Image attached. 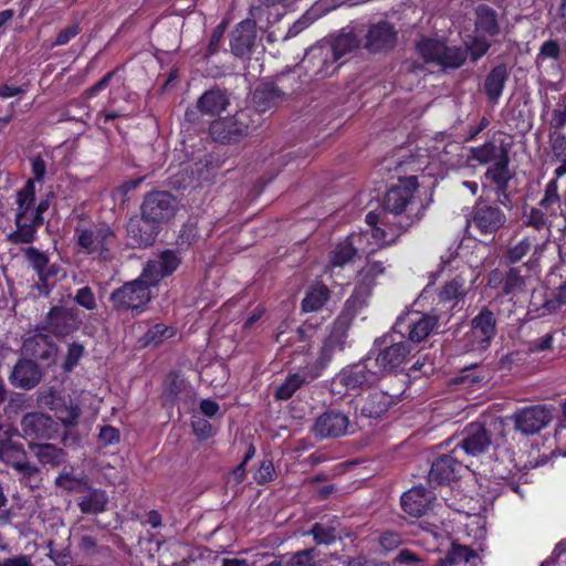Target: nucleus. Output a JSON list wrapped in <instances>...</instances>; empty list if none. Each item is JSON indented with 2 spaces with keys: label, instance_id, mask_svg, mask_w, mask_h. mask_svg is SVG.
Returning <instances> with one entry per match:
<instances>
[{
  "label": "nucleus",
  "instance_id": "nucleus-30",
  "mask_svg": "<svg viewBox=\"0 0 566 566\" xmlns=\"http://www.w3.org/2000/svg\"><path fill=\"white\" fill-rule=\"evenodd\" d=\"M455 454H443L432 463L429 472L430 483L442 484L457 478L461 463L455 459Z\"/></svg>",
  "mask_w": 566,
  "mask_h": 566
},
{
  "label": "nucleus",
  "instance_id": "nucleus-23",
  "mask_svg": "<svg viewBox=\"0 0 566 566\" xmlns=\"http://www.w3.org/2000/svg\"><path fill=\"white\" fill-rule=\"evenodd\" d=\"M160 227L142 217H132L126 226L127 235L133 247L146 248L155 242Z\"/></svg>",
  "mask_w": 566,
  "mask_h": 566
},
{
  "label": "nucleus",
  "instance_id": "nucleus-53",
  "mask_svg": "<svg viewBox=\"0 0 566 566\" xmlns=\"http://www.w3.org/2000/svg\"><path fill=\"white\" fill-rule=\"evenodd\" d=\"M84 353L85 349L82 344L76 342L69 344L66 356L62 363L63 371L66 374L71 373L78 365Z\"/></svg>",
  "mask_w": 566,
  "mask_h": 566
},
{
  "label": "nucleus",
  "instance_id": "nucleus-24",
  "mask_svg": "<svg viewBox=\"0 0 566 566\" xmlns=\"http://www.w3.org/2000/svg\"><path fill=\"white\" fill-rule=\"evenodd\" d=\"M256 40V23L247 19L240 22L231 32L230 46L232 53L238 57L249 55Z\"/></svg>",
  "mask_w": 566,
  "mask_h": 566
},
{
  "label": "nucleus",
  "instance_id": "nucleus-38",
  "mask_svg": "<svg viewBox=\"0 0 566 566\" xmlns=\"http://www.w3.org/2000/svg\"><path fill=\"white\" fill-rule=\"evenodd\" d=\"M39 462L43 465L59 467L66 461V452L52 443H30Z\"/></svg>",
  "mask_w": 566,
  "mask_h": 566
},
{
  "label": "nucleus",
  "instance_id": "nucleus-19",
  "mask_svg": "<svg viewBox=\"0 0 566 566\" xmlns=\"http://www.w3.org/2000/svg\"><path fill=\"white\" fill-rule=\"evenodd\" d=\"M57 345L49 335L38 333L27 339L22 345V353L33 359L40 360L48 366L55 363L57 356Z\"/></svg>",
  "mask_w": 566,
  "mask_h": 566
},
{
  "label": "nucleus",
  "instance_id": "nucleus-48",
  "mask_svg": "<svg viewBox=\"0 0 566 566\" xmlns=\"http://www.w3.org/2000/svg\"><path fill=\"white\" fill-rule=\"evenodd\" d=\"M467 293L465 279L462 275H458L441 287L439 300L443 303L458 302L463 300Z\"/></svg>",
  "mask_w": 566,
  "mask_h": 566
},
{
  "label": "nucleus",
  "instance_id": "nucleus-6",
  "mask_svg": "<svg viewBox=\"0 0 566 566\" xmlns=\"http://www.w3.org/2000/svg\"><path fill=\"white\" fill-rule=\"evenodd\" d=\"M36 403L53 411L65 428L77 426L82 409L73 399L66 398L56 387H42L36 391Z\"/></svg>",
  "mask_w": 566,
  "mask_h": 566
},
{
  "label": "nucleus",
  "instance_id": "nucleus-52",
  "mask_svg": "<svg viewBox=\"0 0 566 566\" xmlns=\"http://www.w3.org/2000/svg\"><path fill=\"white\" fill-rule=\"evenodd\" d=\"M284 566H314L315 548H305L282 558Z\"/></svg>",
  "mask_w": 566,
  "mask_h": 566
},
{
  "label": "nucleus",
  "instance_id": "nucleus-36",
  "mask_svg": "<svg viewBox=\"0 0 566 566\" xmlns=\"http://www.w3.org/2000/svg\"><path fill=\"white\" fill-rule=\"evenodd\" d=\"M509 69L505 64H499L486 75L483 90L491 103H497L509 78Z\"/></svg>",
  "mask_w": 566,
  "mask_h": 566
},
{
  "label": "nucleus",
  "instance_id": "nucleus-20",
  "mask_svg": "<svg viewBox=\"0 0 566 566\" xmlns=\"http://www.w3.org/2000/svg\"><path fill=\"white\" fill-rule=\"evenodd\" d=\"M412 347L406 340H401L380 349L376 356V366L379 371H397L409 359Z\"/></svg>",
  "mask_w": 566,
  "mask_h": 566
},
{
  "label": "nucleus",
  "instance_id": "nucleus-35",
  "mask_svg": "<svg viewBox=\"0 0 566 566\" xmlns=\"http://www.w3.org/2000/svg\"><path fill=\"white\" fill-rule=\"evenodd\" d=\"M228 105L227 94L220 88H211L199 97L196 109L203 115L214 116L223 112Z\"/></svg>",
  "mask_w": 566,
  "mask_h": 566
},
{
  "label": "nucleus",
  "instance_id": "nucleus-64",
  "mask_svg": "<svg viewBox=\"0 0 566 566\" xmlns=\"http://www.w3.org/2000/svg\"><path fill=\"white\" fill-rule=\"evenodd\" d=\"M274 476V467L271 461H263L256 471L254 479L259 484L271 481Z\"/></svg>",
  "mask_w": 566,
  "mask_h": 566
},
{
  "label": "nucleus",
  "instance_id": "nucleus-47",
  "mask_svg": "<svg viewBox=\"0 0 566 566\" xmlns=\"http://www.w3.org/2000/svg\"><path fill=\"white\" fill-rule=\"evenodd\" d=\"M354 235L347 237L340 241L331 252L329 262L333 266H344L353 261L357 255V249L354 247Z\"/></svg>",
  "mask_w": 566,
  "mask_h": 566
},
{
  "label": "nucleus",
  "instance_id": "nucleus-49",
  "mask_svg": "<svg viewBox=\"0 0 566 566\" xmlns=\"http://www.w3.org/2000/svg\"><path fill=\"white\" fill-rule=\"evenodd\" d=\"M311 534L317 545H329L337 538V531L333 525L315 523L310 530Z\"/></svg>",
  "mask_w": 566,
  "mask_h": 566
},
{
  "label": "nucleus",
  "instance_id": "nucleus-29",
  "mask_svg": "<svg viewBox=\"0 0 566 566\" xmlns=\"http://www.w3.org/2000/svg\"><path fill=\"white\" fill-rule=\"evenodd\" d=\"M432 497V492L429 490L422 486H415L402 494L401 507L410 516L419 517L427 512Z\"/></svg>",
  "mask_w": 566,
  "mask_h": 566
},
{
  "label": "nucleus",
  "instance_id": "nucleus-1",
  "mask_svg": "<svg viewBox=\"0 0 566 566\" xmlns=\"http://www.w3.org/2000/svg\"><path fill=\"white\" fill-rule=\"evenodd\" d=\"M179 264L180 258L172 250H166L156 259L149 260L139 277L111 293L113 308L120 313L133 311L139 314L151 300L149 287L175 272Z\"/></svg>",
  "mask_w": 566,
  "mask_h": 566
},
{
  "label": "nucleus",
  "instance_id": "nucleus-59",
  "mask_svg": "<svg viewBox=\"0 0 566 566\" xmlns=\"http://www.w3.org/2000/svg\"><path fill=\"white\" fill-rule=\"evenodd\" d=\"M385 272V266L381 261H375L369 259L367 261V264L361 271L359 272V275L363 280H370V283L377 277L379 274H382Z\"/></svg>",
  "mask_w": 566,
  "mask_h": 566
},
{
  "label": "nucleus",
  "instance_id": "nucleus-17",
  "mask_svg": "<svg viewBox=\"0 0 566 566\" xmlns=\"http://www.w3.org/2000/svg\"><path fill=\"white\" fill-rule=\"evenodd\" d=\"M397 42V31L388 21L370 24L364 33L363 48L368 52H386Z\"/></svg>",
  "mask_w": 566,
  "mask_h": 566
},
{
  "label": "nucleus",
  "instance_id": "nucleus-4",
  "mask_svg": "<svg viewBox=\"0 0 566 566\" xmlns=\"http://www.w3.org/2000/svg\"><path fill=\"white\" fill-rule=\"evenodd\" d=\"M295 76L292 72L280 73L273 80L262 81L253 92V107L259 116V125L261 124V114L276 108L282 104L286 96L295 91L293 83Z\"/></svg>",
  "mask_w": 566,
  "mask_h": 566
},
{
  "label": "nucleus",
  "instance_id": "nucleus-54",
  "mask_svg": "<svg viewBox=\"0 0 566 566\" xmlns=\"http://www.w3.org/2000/svg\"><path fill=\"white\" fill-rule=\"evenodd\" d=\"M484 35L485 34L475 33V35H473L471 40L467 42V49L464 50L470 52L471 59L473 61L482 57L491 46L490 41Z\"/></svg>",
  "mask_w": 566,
  "mask_h": 566
},
{
  "label": "nucleus",
  "instance_id": "nucleus-60",
  "mask_svg": "<svg viewBox=\"0 0 566 566\" xmlns=\"http://www.w3.org/2000/svg\"><path fill=\"white\" fill-rule=\"evenodd\" d=\"M81 32V28L77 23L67 25L66 28L62 29L55 41L51 44V48L65 45L67 44L72 39H74L78 33Z\"/></svg>",
  "mask_w": 566,
  "mask_h": 566
},
{
  "label": "nucleus",
  "instance_id": "nucleus-51",
  "mask_svg": "<svg viewBox=\"0 0 566 566\" xmlns=\"http://www.w3.org/2000/svg\"><path fill=\"white\" fill-rule=\"evenodd\" d=\"M541 243L537 238L525 237L516 244L511 247L507 252V259L511 263L521 261L532 248L535 249V244Z\"/></svg>",
  "mask_w": 566,
  "mask_h": 566
},
{
  "label": "nucleus",
  "instance_id": "nucleus-16",
  "mask_svg": "<svg viewBox=\"0 0 566 566\" xmlns=\"http://www.w3.org/2000/svg\"><path fill=\"white\" fill-rule=\"evenodd\" d=\"M512 419L514 428L523 434H534L545 428L552 420L551 410L545 406H531L517 410Z\"/></svg>",
  "mask_w": 566,
  "mask_h": 566
},
{
  "label": "nucleus",
  "instance_id": "nucleus-27",
  "mask_svg": "<svg viewBox=\"0 0 566 566\" xmlns=\"http://www.w3.org/2000/svg\"><path fill=\"white\" fill-rule=\"evenodd\" d=\"M339 384L348 389H357L364 386L374 385L379 375L377 371L370 370L366 363H359L356 365L344 368L337 376Z\"/></svg>",
  "mask_w": 566,
  "mask_h": 566
},
{
  "label": "nucleus",
  "instance_id": "nucleus-56",
  "mask_svg": "<svg viewBox=\"0 0 566 566\" xmlns=\"http://www.w3.org/2000/svg\"><path fill=\"white\" fill-rule=\"evenodd\" d=\"M73 301L87 311H94L97 307L95 295L90 286L78 289Z\"/></svg>",
  "mask_w": 566,
  "mask_h": 566
},
{
  "label": "nucleus",
  "instance_id": "nucleus-45",
  "mask_svg": "<svg viewBox=\"0 0 566 566\" xmlns=\"http://www.w3.org/2000/svg\"><path fill=\"white\" fill-rule=\"evenodd\" d=\"M174 335L175 331L171 327L163 323H157L139 337L138 344L140 347H157Z\"/></svg>",
  "mask_w": 566,
  "mask_h": 566
},
{
  "label": "nucleus",
  "instance_id": "nucleus-8",
  "mask_svg": "<svg viewBox=\"0 0 566 566\" xmlns=\"http://www.w3.org/2000/svg\"><path fill=\"white\" fill-rule=\"evenodd\" d=\"M439 316L434 313L408 312L399 316L394 331L408 343L419 344L428 338L438 327Z\"/></svg>",
  "mask_w": 566,
  "mask_h": 566
},
{
  "label": "nucleus",
  "instance_id": "nucleus-32",
  "mask_svg": "<svg viewBox=\"0 0 566 566\" xmlns=\"http://www.w3.org/2000/svg\"><path fill=\"white\" fill-rule=\"evenodd\" d=\"M325 43L336 53L337 59L363 46V39L355 29H343L338 34L324 39Z\"/></svg>",
  "mask_w": 566,
  "mask_h": 566
},
{
  "label": "nucleus",
  "instance_id": "nucleus-12",
  "mask_svg": "<svg viewBox=\"0 0 566 566\" xmlns=\"http://www.w3.org/2000/svg\"><path fill=\"white\" fill-rule=\"evenodd\" d=\"M499 305L490 302L471 319V334L474 340L473 349H485L496 335V315Z\"/></svg>",
  "mask_w": 566,
  "mask_h": 566
},
{
  "label": "nucleus",
  "instance_id": "nucleus-57",
  "mask_svg": "<svg viewBox=\"0 0 566 566\" xmlns=\"http://www.w3.org/2000/svg\"><path fill=\"white\" fill-rule=\"evenodd\" d=\"M120 440L119 430L112 426H104L101 428L98 434V446L106 448L108 446L117 444Z\"/></svg>",
  "mask_w": 566,
  "mask_h": 566
},
{
  "label": "nucleus",
  "instance_id": "nucleus-42",
  "mask_svg": "<svg viewBox=\"0 0 566 566\" xmlns=\"http://www.w3.org/2000/svg\"><path fill=\"white\" fill-rule=\"evenodd\" d=\"M316 377L317 374L310 375L305 371L289 375L285 381L276 387L274 391V398L277 400H287L297 389Z\"/></svg>",
  "mask_w": 566,
  "mask_h": 566
},
{
  "label": "nucleus",
  "instance_id": "nucleus-40",
  "mask_svg": "<svg viewBox=\"0 0 566 566\" xmlns=\"http://www.w3.org/2000/svg\"><path fill=\"white\" fill-rule=\"evenodd\" d=\"M548 144L552 154V161L559 164L554 172L555 176L559 178L566 175V135L559 130L549 132Z\"/></svg>",
  "mask_w": 566,
  "mask_h": 566
},
{
  "label": "nucleus",
  "instance_id": "nucleus-34",
  "mask_svg": "<svg viewBox=\"0 0 566 566\" xmlns=\"http://www.w3.org/2000/svg\"><path fill=\"white\" fill-rule=\"evenodd\" d=\"M474 32L495 36L500 33L496 11L488 4L481 3L474 9Z\"/></svg>",
  "mask_w": 566,
  "mask_h": 566
},
{
  "label": "nucleus",
  "instance_id": "nucleus-37",
  "mask_svg": "<svg viewBox=\"0 0 566 566\" xmlns=\"http://www.w3.org/2000/svg\"><path fill=\"white\" fill-rule=\"evenodd\" d=\"M15 230L8 235L12 244H29L36 238V231L42 226L33 217H15Z\"/></svg>",
  "mask_w": 566,
  "mask_h": 566
},
{
  "label": "nucleus",
  "instance_id": "nucleus-9",
  "mask_svg": "<svg viewBox=\"0 0 566 566\" xmlns=\"http://www.w3.org/2000/svg\"><path fill=\"white\" fill-rule=\"evenodd\" d=\"M77 244L90 254H96L102 261H112L118 245L115 232L108 226L76 230Z\"/></svg>",
  "mask_w": 566,
  "mask_h": 566
},
{
  "label": "nucleus",
  "instance_id": "nucleus-50",
  "mask_svg": "<svg viewBox=\"0 0 566 566\" xmlns=\"http://www.w3.org/2000/svg\"><path fill=\"white\" fill-rule=\"evenodd\" d=\"M525 289V279L521 275V271L517 268H512L507 271L502 290L505 294H517L523 292Z\"/></svg>",
  "mask_w": 566,
  "mask_h": 566
},
{
  "label": "nucleus",
  "instance_id": "nucleus-15",
  "mask_svg": "<svg viewBox=\"0 0 566 566\" xmlns=\"http://www.w3.org/2000/svg\"><path fill=\"white\" fill-rule=\"evenodd\" d=\"M336 53L328 46L324 40L313 45L305 54L302 63L314 75L327 77L333 75L339 67Z\"/></svg>",
  "mask_w": 566,
  "mask_h": 566
},
{
  "label": "nucleus",
  "instance_id": "nucleus-61",
  "mask_svg": "<svg viewBox=\"0 0 566 566\" xmlns=\"http://www.w3.org/2000/svg\"><path fill=\"white\" fill-rule=\"evenodd\" d=\"M564 304H566V282L557 289L554 298L545 302L544 308L548 313H553L558 311Z\"/></svg>",
  "mask_w": 566,
  "mask_h": 566
},
{
  "label": "nucleus",
  "instance_id": "nucleus-13",
  "mask_svg": "<svg viewBox=\"0 0 566 566\" xmlns=\"http://www.w3.org/2000/svg\"><path fill=\"white\" fill-rule=\"evenodd\" d=\"M491 446L492 436L490 430L483 423L475 421L464 427L452 449V453L463 451L468 455L476 457L488 452Z\"/></svg>",
  "mask_w": 566,
  "mask_h": 566
},
{
  "label": "nucleus",
  "instance_id": "nucleus-62",
  "mask_svg": "<svg viewBox=\"0 0 566 566\" xmlns=\"http://www.w3.org/2000/svg\"><path fill=\"white\" fill-rule=\"evenodd\" d=\"M191 426L195 434L200 439H207L212 436L213 429L211 423L201 417L195 416Z\"/></svg>",
  "mask_w": 566,
  "mask_h": 566
},
{
  "label": "nucleus",
  "instance_id": "nucleus-21",
  "mask_svg": "<svg viewBox=\"0 0 566 566\" xmlns=\"http://www.w3.org/2000/svg\"><path fill=\"white\" fill-rule=\"evenodd\" d=\"M522 226L532 228L537 232V240L541 243L535 244V254H541L545 245L551 239V221L547 214L539 207H532L530 209H523L522 212Z\"/></svg>",
  "mask_w": 566,
  "mask_h": 566
},
{
  "label": "nucleus",
  "instance_id": "nucleus-39",
  "mask_svg": "<svg viewBox=\"0 0 566 566\" xmlns=\"http://www.w3.org/2000/svg\"><path fill=\"white\" fill-rule=\"evenodd\" d=\"M510 145L501 143L499 146L494 140L484 143L479 147L471 148L472 159L480 164L497 163L502 159L503 155H509Z\"/></svg>",
  "mask_w": 566,
  "mask_h": 566
},
{
  "label": "nucleus",
  "instance_id": "nucleus-63",
  "mask_svg": "<svg viewBox=\"0 0 566 566\" xmlns=\"http://www.w3.org/2000/svg\"><path fill=\"white\" fill-rule=\"evenodd\" d=\"M394 564L408 565V566H419L421 564V559L418 554L410 549H401L397 556L394 558Z\"/></svg>",
  "mask_w": 566,
  "mask_h": 566
},
{
  "label": "nucleus",
  "instance_id": "nucleus-55",
  "mask_svg": "<svg viewBox=\"0 0 566 566\" xmlns=\"http://www.w3.org/2000/svg\"><path fill=\"white\" fill-rule=\"evenodd\" d=\"M560 57V46L554 40L545 41L536 55L535 64L539 69L546 59L558 60Z\"/></svg>",
  "mask_w": 566,
  "mask_h": 566
},
{
  "label": "nucleus",
  "instance_id": "nucleus-14",
  "mask_svg": "<svg viewBox=\"0 0 566 566\" xmlns=\"http://www.w3.org/2000/svg\"><path fill=\"white\" fill-rule=\"evenodd\" d=\"M140 210L144 218L161 227L175 216L177 201L167 191H154L145 197Z\"/></svg>",
  "mask_w": 566,
  "mask_h": 566
},
{
  "label": "nucleus",
  "instance_id": "nucleus-31",
  "mask_svg": "<svg viewBox=\"0 0 566 566\" xmlns=\"http://www.w3.org/2000/svg\"><path fill=\"white\" fill-rule=\"evenodd\" d=\"M81 491L84 494L78 497L77 505L83 514L97 515L107 510L108 496L104 490L83 483Z\"/></svg>",
  "mask_w": 566,
  "mask_h": 566
},
{
  "label": "nucleus",
  "instance_id": "nucleus-3",
  "mask_svg": "<svg viewBox=\"0 0 566 566\" xmlns=\"http://www.w3.org/2000/svg\"><path fill=\"white\" fill-rule=\"evenodd\" d=\"M259 116L251 108L238 111L232 116L220 117L209 127V134L217 142L238 143L259 127Z\"/></svg>",
  "mask_w": 566,
  "mask_h": 566
},
{
  "label": "nucleus",
  "instance_id": "nucleus-5",
  "mask_svg": "<svg viewBox=\"0 0 566 566\" xmlns=\"http://www.w3.org/2000/svg\"><path fill=\"white\" fill-rule=\"evenodd\" d=\"M22 253L36 273L38 282L34 284V289L39 295L48 296L56 283L65 277L64 269L57 263H51L49 255L34 247L22 249Z\"/></svg>",
  "mask_w": 566,
  "mask_h": 566
},
{
  "label": "nucleus",
  "instance_id": "nucleus-7",
  "mask_svg": "<svg viewBox=\"0 0 566 566\" xmlns=\"http://www.w3.org/2000/svg\"><path fill=\"white\" fill-rule=\"evenodd\" d=\"M506 221L505 212L497 205L479 199L469 213L468 227L482 237L493 238Z\"/></svg>",
  "mask_w": 566,
  "mask_h": 566
},
{
  "label": "nucleus",
  "instance_id": "nucleus-22",
  "mask_svg": "<svg viewBox=\"0 0 566 566\" xmlns=\"http://www.w3.org/2000/svg\"><path fill=\"white\" fill-rule=\"evenodd\" d=\"M42 378L43 373L39 365L33 359L27 358L19 359L9 376L12 386L23 390L35 388Z\"/></svg>",
  "mask_w": 566,
  "mask_h": 566
},
{
  "label": "nucleus",
  "instance_id": "nucleus-10",
  "mask_svg": "<svg viewBox=\"0 0 566 566\" xmlns=\"http://www.w3.org/2000/svg\"><path fill=\"white\" fill-rule=\"evenodd\" d=\"M82 319L76 307L55 305L41 321V328L57 338H64L80 329Z\"/></svg>",
  "mask_w": 566,
  "mask_h": 566
},
{
  "label": "nucleus",
  "instance_id": "nucleus-41",
  "mask_svg": "<svg viewBox=\"0 0 566 566\" xmlns=\"http://www.w3.org/2000/svg\"><path fill=\"white\" fill-rule=\"evenodd\" d=\"M331 297V290L323 283L312 285L302 300L303 312H317L323 308Z\"/></svg>",
  "mask_w": 566,
  "mask_h": 566
},
{
  "label": "nucleus",
  "instance_id": "nucleus-25",
  "mask_svg": "<svg viewBox=\"0 0 566 566\" xmlns=\"http://www.w3.org/2000/svg\"><path fill=\"white\" fill-rule=\"evenodd\" d=\"M396 401L397 396H390L384 391H374L359 401L356 413L363 418L377 419L386 413Z\"/></svg>",
  "mask_w": 566,
  "mask_h": 566
},
{
  "label": "nucleus",
  "instance_id": "nucleus-28",
  "mask_svg": "<svg viewBox=\"0 0 566 566\" xmlns=\"http://www.w3.org/2000/svg\"><path fill=\"white\" fill-rule=\"evenodd\" d=\"M510 157L509 155H503L502 159L497 163H494L490 166L484 176L485 178L496 187V195L502 205H506V201L510 200L507 193L509 182L512 178V175L509 169Z\"/></svg>",
  "mask_w": 566,
  "mask_h": 566
},
{
  "label": "nucleus",
  "instance_id": "nucleus-58",
  "mask_svg": "<svg viewBox=\"0 0 566 566\" xmlns=\"http://www.w3.org/2000/svg\"><path fill=\"white\" fill-rule=\"evenodd\" d=\"M566 125V105L564 103H558L555 108L552 111L551 119H549V132L559 130Z\"/></svg>",
  "mask_w": 566,
  "mask_h": 566
},
{
  "label": "nucleus",
  "instance_id": "nucleus-33",
  "mask_svg": "<svg viewBox=\"0 0 566 566\" xmlns=\"http://www.w3.org/2000/svg\"><path fill=\"white\" fill-rule=\"evenodd\" d=\"M347 327L348 324L345 318H338L335 322L331 334L324 340L321 348L319 363L322 366H325L331 360L336 350L343 349Z\"/></svg>",
  "mask_w": 566,
  "mask_h": 566
},
{
  "label": "nucleus",
  "instance_id": "nucleus-11",
  "mask_svg": "<svg viewBox=\"0 0 566 566\" xmlns=\"http://www.w3.org/2000/svg\"><path fill=\"white\" fill-rule=\"evenodd\" d=\"M426 62H434L443 67H460L467 60V51L458 46H447L437 40H423L417 45Z\"/></svg>",
  "mask_w": 566,
  "mask_h": 566
},
{
  "label": "nucleus",
  "instance_id": "nucleus-43",
  "mask_svg": "<svg viewBox=\"0 0 566 566\" xmlns=\"http://www.w3.org/2000/svg\"><path fill=\"white\" fill-rule=\"evenodd\" d=\"M15 202V217H33L35 203V186L33 180H28L25 185L17 192Z\"/></svg>",
  "mask_w": 566,
  "mask_h": 566
},
{
  "label": "nucleus",
  "instance_id": "nucleus-18",
  "mask_svg": "<svg viewBox=\"0 0 566 566\" xmlns=\"http://www.w3.org/2000/svg\"><path fill=\"white\" fill-rule=\"evenodd\" d=\"M21 430L25 438L51 440L59 433V423L43 412H29L21 420Z\"/></svg>",
  "mask_w": 566,
  "mask_h": 566
},
{
  "label": "nucleus",
  "instance_id": "nucleus-44",
  "mask_svg": "<svg viewBox=\"0 0 566 566\" xmlns=\"http://www.w3.org/2000/svg\"><path fill=\"white\" fill-rule=\"evenodd\" d=\"M12 452L18 453L20 460L11 462V467L21 474L22 479L29 481L38 479L40 470L36 465L27 460L25 451L22 446H9L6 450V454L10 455Z\"/></svg>",
  "mask_w": 566,
  "mask_h": 566
},
{
  "label": "nucleus",
  "instance_id": "nucleus-26",
  "mask_svg": "<svg viewBox=\"0 0 566 566\" xmlns=\"http://www.w3.org/2000/svg\"><path fill=\"white\" fill-rule=\"evenodd\" d=\"M348 423V418L343 412L327 411L316 419L313 431L319 438H335L347 432Z\"/></svg>",
  "mask_w": 566,
  "mask_h": 566
},
{
  "label": "nucleus",
  "instance_id": "nucleus-2",
  "mask_svg": "<svg viewBox=\"0 0 566 566\" xmlns=\"http://www.w3.org/2000/svg\"><path fill=\"white\" fill-rule=\"evenodd\" d=\"M418 186L416 176L401 178L397 185L387 190L384 197L382 208L389 212L394 224L399 229L398 234L407 231L418 219L417 214L412 213Z\"/></svg>",
  "mask_w": 566,
  "mask_h": 566
},
{
  "label": "nucleus",
  "instance_id": "nucleus-46",
  "mask_svg": "<svg viewBox=\"0 0 566 566\" xmlns=\"http://www.w3.org/2000/svg\"><path fill=\"white\" fill-rule=\"evenodd\" d=\"M164 395L166 401L175 403L177 401L187 400L190 398L191 390L190 386L184 378L179 377L178 375H170Z\"/></svg>",
  "mask_w": 566,
  "mask_h": 566
}]
</instances>
